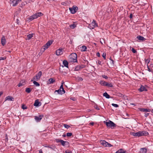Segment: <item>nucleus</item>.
Masks as SVG:
<instances>
[{"instance_id": "nucleus-6", "label": "nucleus", "mask_w": 153, "mask_h": 153, "mask_svg": "<svg viewBox=\"0 0 153 153\" xmlns=\"http://www.w3.org/2000/svg\"><path fill=\"white\" fill-rule=\"evenodd\" d=\"M78 7L76 6H74L71 8H69V9L70 10L71 13L72 14L75 13L78 10Z\"/></svg>"}, {"instance_id": "nucleus-29", "label": "nucleus", "mask_w": 153, "mask_h": 153, "mask_svg": "<svg viewBox=\"0 0 153 153\" xmlns=\"http://www.w3.org/2000/svg\"><path fill=\"white\" fill-rule=\"evenodd\" d=\"M69 26L70 27H71V28L74 29L76 27V25L74 23L73 24L70 25Z\"/></svg>"}, {"instance_id": "nucleus-4", "label": "nucleus", "mask_w": 153, "mask_h": 153, "mask_svg": "<svg viewBox=\"0 0 153 153\" xmlns=\"http://www.w3.org/2000/svg\"><path fill=\"white\" fill-rule=\"evenodd\" d=\"M104 123L108 127L112 128L116 126V125L113 122L110 120H109L108 122L104 121Z\"/></svg>"}, {"instance_id": "nucleus-12", "label": "nucleus", "mask_w": 153, "mask_h": 153, "mask_svg": "<svg viewBox=\"0 0 153 153\" xmlns=\"http://www.w3.org/2000/svg\"><path fill=\"white\" fill-rule=\"evenodd\" d=\"M43 115H39V116H35V119L37 122H39L43 117Z\"/></svg>"}, {"instance_id": "nucleus-26", "label": "nucleus", "mask_w": 153, "mask_h": 153, "mask_svg": "<svg viewBox=\"0 0 153 153\" xmlns=\"http://www.w3.org/2000/svg\"><path fill=\"white\" fill-rule=\"evenodd\" d=\"M103 96L107 98H109L110 96L107 94V92H105L103 94Z\"/></svg>"}, {"instance_id": "nucleus-14", "label": "nucleus", "mask_w": 153, "mask_h": 153, "mask_svg": "<svg viewBox=\"0 0 153 153\" xmlns=\"http://www.w3.org/2000/svg\"><path fill=\"white\" fill-rule=\"evenodd\" d=\"M25 80H22L20 81L18 85V87H20L24 85L25 84Z\"/></svg>"}, {"instance_id": "nucleus-20", "label": "nucleus", "mask_w": 153, "mask_h": 153, "mask_svg": "<svg viewBox=\"0 0 153 153\" xmlns=\"http://www.w3.org/2000/svg\"><path fill=\"white\" fill-rule=\"evenodd\" d=\"M125 152H126L124 151L122 149H120L115 153H125Z\"/></svg>"}, {"instance_id": "nucleus-50", "label": "nucleus", "mask_w": 153, "mask_h": 153, "mask_svg": "<svg viewBox=\"0 0 153 153\" xmlns=\"http://www.w3.org/2000/svg\"><path fill=\"white\" fill-rule=\"evenodd\" d=\"M56 140L57 142V143L60 142V141L61 140H60L59 139H56Z\"/></svg>"}, {"instance_id": "nucleus-56", "label": "nucleus", "mask_w": 153, "mask_h": 153, "mask_svg": "<svg viewBox=\"0 0 153 153\" xmlns=\"http://www.w3.org/2000/svg\"><path fill=\"white\" fill-rule=\"evenodd\" d=\"M39 153H43L42 149H40V150H39Z\"/></svg>"}, {"instance_id": "nucleus-9", "label": "nucleus", "mask_w": 153, "mask_h": 153, "mask_svg": "<svg viewBox=\"0 0 153 153\" xmlns=\"http://www.w3.org/2000/svg\"><path fill=\"white\" fill-rule=\"evenodd\" d=\"M63 49L62 48L57 50L56 52V54L58 56L62 54L63 53Z\"/></svg>"}, {"instance_id": "nucleus-32", "label": "nucleus", "mask_w": 153, "mask_h": 153, "mask_svg": "<svg viewBox=\"0 0 153 153\" xmlns=\"http://www.w3.org/2000/svg\"><path fill=\"white\" fill-rule=\"evenodd\" d=\"M25 91L27 93H30L31 92V90L29 88H26V89Z\"/></svg>"}, {"instance_id": "nucleus-33", "label": "nucleus", "mask_w": 153, "mask_h": 153, "mask_svg": "<svg viewBox=\"0 0 153 153\" xmlns=\"http://www.w3.org/2000/svg\"><path fill=\"white\" fill-rule=\"evenodd\" d=\"M150 59H145V62L147 63V65L148 66V64L149 63L150 61Z\"/></svg>"}, {"instance_id": "nucleus-3", "label": "nucleus", "mask_w": 153, "mask_h": 153, "mask_svg": "<svg viewBox=\"0 0 153 153\" xmlns=\"http://www.w3.org/2000/svg\"><path fill=\"white\" fill-rule=\"evenodd\" d=\"M53 41L52 40L48 41L47 43L41 49V51L44 52L45 50L47 49L49 46L52 43Z\"/></svg>"}, {"instance_id": "nucleus-15", "label": "nucleus", "mask_w": 153, "mask_h": 153, "mask_svg": "<svg viewBox=\"0 0 153 153\" xmlns=\"http://www.w3.org/2000/svg\"><path fill=\"white\" fill-rule=\"evenodd\" d=\"M139 110L140 111L142 112H150L151 111V110L150 109H147L144 108H140Z\"/></svg>"}, {"instance_id": "nucleus-10", "label": "nucleus", "mask_w": 153, "mask_h": 153, "mask_svg": "<svg viewBox=\"0 0 153 153\" xmlns=\"http://www.w3.org/2000/svg\"><path fill=\"white\" fill-rule=\"evenodd\" d=\"M21 1V0H13L10 4H11L13 6H15Z\"/></svg>"}, {"instance_id": "nucleus-51", "label": "nucleus", "mask_w": 153, "mask_h": 153, "mask_svg": "<svg viewBox=\"0 0 153 153\" xmlns=\"http://www.w3.org/2000/svg\"><path fill=\"white\" fill-rule=\"evenodd\" d=\"M147 68H148V71L149 72H151L152 71L149 68V67L148 66H147Z\"/></svg>"}, {"instance_id": "nucleus-35", "label": "nucleus", "mask_w": 153, "mask_h": 153, "mask_svg": "<svg viewBox=\"0 0 153 153\" xmlns=\"http://www.w3.org/2000/svg\"><path fill=\"white\" fill-rule=\"evenodd\" d=\"M55 92H58V93L60 94H62V90H61L60 89H59V90H56L55 91Z\"/></svg>"}, {"instance_id": "nucleus-43", "label": "nucleus", "mask_w": 153, "mask_h": 153, "mask_svg": "<svg viewBox=\"0 0 153 153\" xmlns=\"http://www.w3.org/2000/svg\"><path fill=\"white\" fill-rule=\"evenodd\" d=\"M22 108L23 109H25L27 108V107L25 105H23L22 106Z\"/></svg>"}, {"instance_id": "nucleus-28", "label": "nucleus", "mask_w": 153, "mask_h": 153, "mask_svg": "<svg viewBox=\"0 0 153 153\" xmlns=\"http://www.w3.org/2000/svg\"><path fill=\"white\" fill-rule=\"evenodd\" d=\"M106 82H105V81L102 80H100V84L102 85H105V84H106Z\"/></svg>"}, {"instance_id": "nucleus-19", "label": "nucleus", "mask_w": 153, "mask_h": 153, "mask_svg": "<svg viewBox=\"0 0 153 153\" xmlns=\"http://www.w3.org/2000/svg\"><path fill=\"white\" fill-rule=\"evenodd\" d=\"M63 64L65 66L68 67V62L66 60H64L63 62Z\"/></svg>"}, {"instance_id": "nucleus-31", "label": "nucleus", "mask_w": 153, "mask_h": 153, "mask_svg": "<svg viewBox=\"0 0 153 153\" xmlns=\"http://www.w3.org/2000/svg\"><path fill=\"white\" fill-rule=\"evenodd\" d=\"M33 83L35 85H36L37 86H39L40 85L39 83H38V82H36L35 81H33Z\"/></svg>"}, {"instance_id": "nucleus-60", "label": "nucleus", "mask_w": 153, "mask_h": 153, "mask_svg": "<svg viewBox=\"0 0 153 153\" xmlns=\"http://www.w3.org/2000/svg\"><path fill=\"white\" fill-rule=\"evenodd\" d=\"M62 91L64 93H65V90H64V89H63L62 90Z\"/></svg>"}, {"instance_id": "nucleus-49", "label": "nucleus", "mask_w": 153, "mask_h": 153, "mask_svg": "<svg viewBox=\"0 0 153 153\" xmlns=\"http://www.w3.org/2000/svg\"><path fill=\"white\" fill-rule=\"evenodd\" d=\"M61 4L62 5H67V3L65 2H62Z\"/></svg>"}, {"instance_id": "nucleus-47", "label": "nucleus", "mask_w": 153, "mask_h": 153, "mask_svg": "<svg viewBox=\"0 0 153 153\" xmlns=\"http://www.w3.org/2000/svg\"><path fill=\"white\" fill-rule=\"evenodd\" d=\"M65 153H72V152L71 151L68 150H67L65 152Z\"/></svg>"}, {"instance_id": "nucleus-5", "label": "nucleus", "mask_w": 153, "mask_h": 153, "mask_svg": "<svg viewBox=\"0 0 153 153\" xmlns=\"http://www.w3.org/2000/svg\"><path fill=\"white\" fill-rule=\"evenodd\" d=\"M100 143L103 146L105 147H111L112 146L110 143L106 142L105 140H101L100 141Z\"/></svg>"}, {"instance_id": "nucleus-8", "label": "nucleus", "mask_w": 153, "mask_h": 153, "mask_svg": "<svg viewBox=\"0 0 153 153\" xmlns=\"http://www.w3.org/2000/svg\"><path fill=\"white\" fill-rule=\"evenodd\" d=\"M97 26V24L96 22V21L93 20L92 22L89 25V27L90 28L93 29L96 27Z\"/></svg>"}, {"instance_id": "nucleus-64", "label": "nucleus", "mask_w": 153, "mask_h": 153, "mask_svg": "<svg viewBox=\"0 0 153 153\" xmlns=\"http://www.w3.org/2000/svg\"><path fill=\"white\" fill-rule=\"evenodd\" d=\"M151 111H152V112L153 113V109Z\"/></svg>"}, {"instance_id": "nucleus-22", "label": "nucleus", "mask_w": 153, "mask_h": 153, "mask_svg": "<svg viewBox=\"0 0 153 153\" xmlns=\"http://www.w3.org/2000/svg\"><path fill=\"white\" fill-rule=\"evenodd\" d=\"M33 34H30L27 35V38H26L27 40H29L33 36Z\"/></svg>"}, {"instance_id": "nucleus-40", "label": "nucleus", "mask_w": 153, "mask_h": 153, "mask_svg": "<svg viewBox=\"0 0 153 153\" xmlns=\"http://www.w3.org/2000/svg\"><path fill=\"white\" fill-rule=\"evenodd\" d=\"M48 147L49 148H51V149H54L55 148V146H48Z\"/></svg>"}, {"instance_id": "nucleus-53", "label": "nucleus", "mask_w": 153, "mask_h": 153, "mask_svg": "<svg viewBox=\"0 0 153 153\" xmlns=\"http://www.w3.org/2000/svg\"><path fill=\"white\" fill-rule=\"evenodd\" d=\"M97 55L98 57L100 56V54L99 53V52L97 53Z\"/></svg>"}, {"instance_id": "nucleus-34", "label": "nucleus", "mask_w": 153, "mask_h": 153, "mask_svg": "<svg viewBox=\"0 0 153 153\" xmlns=\"http://www.w3.org/2000/svg\"><path fill=\"white\" fill-rule=\"evenodd\" d=\"M60 141V143H61V144H62V145H63V146H65V143H66L67 142L66 141H64L63 140H61Z\"/></svg>"}, {"instance_id": "nucleus-39", "label": "nucleus", "mask_w": 153, "mask_h": 153, "mask_svg": "<svg viewBox=\"0 0 153 153\" xmlns=\"http://www.w3.org/2000/svg\"><path fill=\"white\" fill-rule=\"evenodd\" d=\"M64 126L65 128H68L70 127L69 126L66 124H64Z\"/></svg>"}, {"instance_id": "nucleus-61", "label": "nucleus", "mask_w": 153, "mask_h": 153, "mask_svg": "<svg viewBox=\"0 0 153 153\" xmlns=\"http://www.w3.org/2000/svg\"><path fill=\"white\" fill-rule=\"evenodd\" d=\"M78 67H76V68H75V70L76 71H77V70H78Z\"/></svg>"}, {"instance_id": "nucleus-55", "label": "nucleus", "mask_w": 153, "mask_h": 153, "mask_svg": "<svg viewBox=\"0 0 153 153\" xmlns=\"http://www.w3.org/2000/svg\"><path fill=\"white\" fill-rule=\"evenodd\" d=\"M90 124L91 125L93 126L94 124V123L93 122L90 123Z\"/></svg>"}, {"instance_id": "nucleus-54", "label": "nucleus", "mask_w": 153, "mask_h": 153, "mask_svg": "<svg viewBox=\"0 0 153 153\" xmlns=\"http://www.w3.org/2000/svg\"><path fill=\"white\" fill-rule=\"evenodd\" d=\"M95 108H96L97 110H99L100 109L97 106H96L95 107Z\"/></svg>"}, {"instance_id": "nucleus-58", "label": "nucleus", "mask_w": 153, "mask_h": 153, "mask_svg": "<svg viewBox=\"0 0 153 153\" xmlns=\"http://www.w3.org/2000/svg\"><path fill=\"white\" fill-rule=\"evenodd\" d=\"M98 63L99 64L101 65V61H99L98 62Z\"/></svg>"}, {"instance_id": "nucleus-7", "label": "nucleus", "mask_w": 153, "mask_h": 153, "mask_svg": "<svg viewBox=\"0 0 153 153\" xmlns=\"http://www.w3.org/2000/svg\"><path fill=\"white\" fill-rule=\"evenodd\" d=\"M42 73L41 71H39L37 74L33 78V79L38 80L39 79L41 76L42 75Z\"/></svg>"}, {"instance_id": "nucleus-2", "label": "nucleus", "mask_w": 153, "mask_h": 153, "mask_svg": "<svg viewBox=\"0 0 153 153\" xmlns=\"http://www.w3.org/2000/svg\"><path fill=\"white\" fill-rule=\"evenodd\" d=\"M77 56L76 54L75 53H72L70 56V61L71 62H76L77 60Z\"/></svg>"}, {"instance_id": "nucleus-38", "label": "nucleus", "mask_w": 153, "mask_h": 153, "mask_svg": "<svg viewBox=\"0 0 153 153\" xmlns=\"http://www.w3.org/2000/svg\"><path fill=\"white\" fill-rule=\"evenodd\" d=\"M72 135V133H67L66 136L67 137H70Z\"/></svg>"}, {"instance_id": "nucleus-44", "label": "nucleus", "mask_w": 153, "mask_h": 153, "mask_svg": "<svg viewBox=\"0 0 153 153\" xmlns=\"http://www.w3.org/2000/svg\"><path fill=\"white\" fill-rule=\"evenodd\" d=\"M6 59V57L4 56L3 57H0V61L1 60H4Z\"/></svg>"}, {"instance_id": "nucleus-59", "label": "nucleus", "mask_w": 153, "mask_h": 153, "mask_svg": "<svg viewBox=\"0 0 153 153\" xmlns=\"http://www.w3.org/2000/svg\"><path fill=\"white\" fill-rule=\"evenodd\" d=\"M129 18H130V19H131L132 18V14H131L130 15V16H129Z\"/></svg>"}, {"instance_id": "nucleus-46", "label": "nucleus", "mask_w": 153, "mask_h": 153, "mask_svg": "<svg viewBox=\"0 0 153 153\" xmlns=\"http://www.w3.org/2000/svg\"><path fill=\"white\" fill-rule=\"evenodd\" d=\"M102 56L104 59H105L106 54L105 53H103L102 54Z\"/></svg>"}, {"instance_id": "nucleus-13", "label": "nucleus", "mask_w": 153, "mask_h": 153, "mask_svg": "<svg viewBox=\"0 0 153 153\" xmlns=\"http://www.w3.org/2000/svg\"><path fill=\"white\" fill-rule=\"evenodd\" d=\"M6 39L4 36H3L1 39V43L3 46H4L6 44Z\"/></svg>"}, {"instance_id": "nucleus-18", "label": "nucleus", "mask_w": 153, "mask_h": 153, "mask_svg": "<svg viewBox=\"0 0 153 153\" xmlns=\"http://www.w3.org/2000/svg\"><path fill=\"white\" fill-rule=\"evenodd\" d=\"M137 39H139V40H140V41H143L145 40H146V39L145 38H144L142 36H138L137 37Z\"/></svg>"}, {"instance_id": "nucleus-1", "label": "nucleus", "mask_w": 153, "mask_h": 153, "mask_svg": "<svg viewBox=\"0 0 153 153\" xmlns=\"http://www.w3.org/2000/svg\"><path fill=\"white\" fill-rule=\"evenodd\" d=\"M131 134L135 137H140L143 136H147L148 135V133L144 131H139L137 132H131Z\"/></svg>"}, {"instance_id": "nucleus-41", "label": "nucleus", "mask_w": 153, "mask_h": 153, "mask_svg": "<svg viewBox=\"0 0 153 153\" xmlns=\"http://www.w3.org/2000/svg\"><path fill=\"white\" fill-rule=\"evenodd\" d=\"M64 83V82H63V83H62V85L60 86V88H59V89H60L61 90H62V89H64V88H63V83Z\"/></svg>"}, {"instance_id": "nucleus-23", "label": "nucleus", "mask_w": 153, "mask_h": 153, "mask_svg": "<svg viewBox=\"0 0 153 153\" xmlns=\"http://www.w3.org/2000/svg\"><path fill=\"white\" fill-rule=\"evenodd\" d=\"M39 101L38 100H35V102L34 104V105L35 106H39Z\"/></svg>"}, {"instance_id": "nucleus-25", "label": "nucleus", "mask_w": 153, "mask_h": 153, "mask_svg": "<svg viewBox=\"0 0 153 153\" xmlns=\"http://www.w3.org/2000/svg\"><path fill=\"white\" fill-rule=\"evenodd\" d=\"M105 86H107V87H113V85H112V84L111 83H108L107 82H106V84H105Z\"/></svg>"}, {"instance_id": "nucleus-17", "label": "nucleus", "mask_w": 153, "mask_h": 153, "mask_svg": "<svg viewBox=\"0 0 153 153\" xmlns=\"http://www.w3.org/2000/svg\"><path fill=\"white\" fill-rule=\"evenodd\" d=\"M55 82V80L53 78L50 79L48 82V84H51Z\"/></svg>"}, {"instance_id": "nucleus-16", "label": "nucleus", "mask_w": 153, "mask_h": 153, "mask_svg": "<svg viewBox=\"0 0 153 153\" xmlns=\"http://www.w3.org/2000/svg\"><path fill=\"white\" fill-rule=\"evenodd\" d=\"M139 90L140 91H147V90H146V88H145V87L143 85L141 86L140 87L139 89Z\"/></svg>"}, {"instance_id": "nucleus-21", "label": "nucleus", "mask_w": 153, "mask_h": 153, "mask_svg": "<svg viewBox=\"0 0 153 153\" xmlns=\"http://www.w3.org/2000/svg\"><path fill=\"white\" fill-rule=\"evenodd\" d=\"M6 100H8L10 101H13L14 100V98L13 97H12L9 96L7 97L6 98Z\"/></svg>"}, {"instance_id": "nucleus-45", "label": "nucleus", "mask_w": 153, "mask_h": 153, "mask_svg": "<svg viewBox=\"0 0 153 153\" xmlns=\"http://www.w3.org/2000/svg\"><path fill=\"white\" fill-rule=\"evenodd\" d=\"M102 77H103V78H105V79H107L108 78V77H107L106 76V75H102Z\"/></svg>"}, {"instance_id": "nucleus-62", "label": "nucleus", "mask_w": 153, "mask_h": 153, "mask_svg": "<svg viewBox=\"0 0 153 153\" xmlns=\"http://www.w3.org/2000/svg\"><path fill=\"white\" fill-rule=\"evenodd\" d=\"M44 146L45 147H48V146H47V145H44Z\"/></svg>"}, {"instance_id": "nucleus-63", "label": "nucleus", "mask_w": 153, "mask_h": 153, "mask_svg": "<svg viewBox=\"0 0 153 153\" xmlns=\"http://www.w3.org/2000/svg\"><path fill=\"white\" fill-rule=\"evenodd\" d=\"M66 136L65 135H62V136L63 137H65Z\"/></svg>"}, {"instance_id": "nucleus-57", "label": "nucleus", "mask_w": 153, "mask_h": 153, "mask_svg": "<svg viewBox=\"0 0 153 153\" xmlns=\"http://www.w3.org/2000/svg\"><path fill=\"white\" fill-rule=\"evenodd\" d=\"M150 67H153V64H151L150 65Z\"/></svg>"}, {"instance_id": "nucleus-24", "label": "nucleus", "mask_w": 153, "mask_h": 153, "mask_svg": "<svg viewBox=\"0 0 153 153\" xmlns=\"http://www.w3.org/2000/svg\"><path fill=\"white\" fill-rule=\"evenodd\" d=\"M87 49V47L85 46H83L81 48V51H86Z\"/></svg>"}, {"instance_id": "nucleus-36", "label": "nucleus", "mask_w": 153, "mask_h": 153, "mask_svg": "<svg viewBox=\"0 0 153 153\" xmlns=\"http://www.w3.org/2000/svg\"><path fill=\"white\" fill-rule=\"evenodd\" d=\"M27 19H28V20H27V21H29V20L32 21L34 19V18H33L32 16H30V17H29V18H27Z\"/></svg>"}, {"instance_id": "nucleus-52", "label": "nucleus", "mask_w": 153, "mask_h": 153, "mask_svg": "<svg viewBox=\"0 0 153 153\" xmlns=\"http://www.w3.org/2000/svg\"><path fill=\"white\" fill-rule=\"evenodd\" d=\"M149 115V114L148 113H145V116L146 117H147Z\"/></svg>"}, {"instance_id": "nucleus-30", "label": "nucleus", "mask_w": 153, "mask_h": 153, "mask_svg": "<svg viewBox=\"0 0 153 153\" xmlns=\"http://www.w3.org/2000/svg\"><path fill=\"white\" fill-rule=\"evenodd\" d=\"M141 151L143 153H146V149L145 148H141Z\"/></svg>"}, {"instance_id": "nucleus-27", "label": "nucleus", "mask_w": 153, "mask_h": 153, "mask_svg": "<svg viewBox=\"0 0 153 153\" xmlns=\"http://www.w3.org/2000/svg\"><path fill=\"white\" fill-rule=\"evenodd\" d=\"M75 78L76 80H77L78 81H82L83 80V79L82 78L78 76H77V77L76 76Z\"/></svg>"}, {"instance_id": "nucleus-48", "label": "nucleus", "mask_w": 153, "mask_h": 153, "mask_svg": "<svg viewBox=\"0 0 153 153\" xmlns=\"http://www.w3.org/2000/svg\"><path fill=\"white\" fill-rule=\"evenodd\" d=\"M70 99L73 101H75L76 100L75 98L71 97L70 98Z\"/></svg>"}, {"instance_id": "nucleus-37", "label": "nucleus", "mask_w": 153, "mask_h": 153, "mask_svg": "<svg viewBox=\"0 0 153 153\" xmlns=\"http://www.w3.org/2000/svg\"><path fill=\"white\" fill-rule=\"evenodd\" d=\"M111 105L113 106H114V107H116V108L118 107L119 106H118V105H117V104H114V103H112L111 104Z\"/></svg>"}, {"instance_id": "nucleus-11", "label": "nucleus", "mask_w": 153, "mask_h": 153, "mask_svg": "<svg viewBox=\"0 0 153 153\" xmlns=\"http://www.w3.org/2000/svg\"><path fill=\"white\" fill-rule=\"evenodd\" d=\"M42 15V13L41 12H38L36 13L33 15H32L33 18L34 19H35L38 18L39 16H41Z\"/></svg>"}, {"instance_id": "nucleus-42", "label": "nucleus", "mask_w": 153, "mask_h": 153, "mask_svg": "<svg viewBox=\"0 0 153 153\" xmlns=\"http://www.w3.org/2000/svg\"><path fill=\"white\" fill-rule=\"evenodd\" d=\"M131 51L134 53H136L137 52L133 48H132Z\"/></svg>"}]
</instances>
